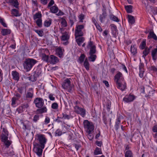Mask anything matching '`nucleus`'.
I'll return each mask as SVG.
<instances>
[{"label":"nucleus","mask_w":157,"mask_h":157,"mask_svg":"<svg viewBox=\"0 0 157 157\" xmlns=\"http://www.w3.org/2000/svg\"><path fill=\"white\" fill-rule=\"evenodd\" d=\"M61 23L62 24V26L63 27H65L67 26V22L64 19L62 18L61 19Z\"/></svg>","instance_id":"obj_44"},{"label":"nucleus","mask_w":157,"mask_h":157,"mask_svg":"<svg viewBox=\"0 0 157 157\" xmlns=\"http://www.w3.org/2000/svg\"><path fill=\"white\" fill-rule=\"evenodd\" d=\"M54 3V2L53 0H51L49 2L48 7H49L52 6L53 5Z\"/></svg>","instance_id":"obj_63"},{"label":"nucleus","mask_w":157,"mask_h":157,"mask_svg":"<svg viewBox=\"0 0 157 157\" xmlns=\"http://www.w3.org/2000/svg\"><path fill=\"white\" fill-rule=\"evenodd\" d=\"M148 96H151L153 95L154 93V90L150 87H148Z\"/></svg>","instance_id":"obj_37"},{"label":"nucleus","mask_w":157,"mask_h":157,"mask_svg":"<svg viewBox=\"0 0 157 157\" xmlns=\"http://www.w3.org/2000/svg\"><path fill=\"white\" fill-rule=\"evenodd\" d=\"M87 47L90 48L89 54H95L96 52V47L93 42L90 41L89 42Z\"/></svg>","instance_id":"obj_10"},{"label":"nucleus","mask_w":157,"mask_h":157,"mask_svg":"<svg viewBox=\"0 0 157 157\" xmlns=\"http://www.w3.org/2000/svg\"><path fill=\"white\" fill-rule=\"evenodd\" d=\"M121 122L120 118L119 117H118L116 122V124L115 126V128L116 130H117L119 127V125Z\"/></svg>","instance_id":"obj_34"},{"label":"nucleus","mask_w":157,"mask_h":157,"mask_svg":"<svg viewBox=\"0 0 157 157\" xmlns=\"http://www.w3.org/2000/svg\"><path fill=\"white\" fill-rule=\"evenodd\" d=\"M148 38L149 39L153 38L155 40H157V37L153 32H151L149 33Z\"/></svg>","instance_id":"obj_20"},{"label":"nucleus","mask_w":157,"mask_h":157,"mask_svg":"<svg viewBox=\"0 0 157 157\" xmlns=\"http://www.w3.org/2000/svg\"><path fill=\"white\" fill-rule=\"evenodd\" d=\"M121 68H122V69L124 70L127 73H128V71L126 68V67L124 65L122 64L121 65Z\"/></svg>","instance_id":"obj_57"},{"label":"nucleus","mask_w":157,"mask_h":157,"mask_svg":"<svg viewBox=\"0 0 157 157\" xmlns=\"http://www.w3.org/2000/svg\"><path fill=\"white\" fill-rule=\"evenodd\" d=\"M33 103L35 104L36 106L38 108H41L44 104L43 99L40 98H35Z\"/></svg>","instance_id":"obj_9"},{"label":"nucleus","mask_w":157,"mask_h":157,"mask_svg":"<svg viewBox=\"0 0 157 157\" xmlns=\"http://www.w3.org/2000/svg\"><path fill=\"white\" fill-rule=\"evenodd\" d=\"M35 31L40 36H42L43 35V32L42 30H35Z\"/></svg>","instance_id":"obj_49"},{"label":"nucleus","mask_w":157,"mask_h":157,"mask_svg":"<svg viewBox=\"0 0 157 157\" xmlns=\"http://www.w3.org/2000/svg\"><path fill=\"white\" fill-rule=\"evenodd\" d=\"M41 17L42 15L40 12L36 13L33 16V18L34 21L37 20V19H41Z\"/></svg>","instance_id":"obj_21"},{"label":"nucleus","mask_w":157,"mask_h":157,"mask_svg":"<svg viewBox=\"0 0 157 157\" xmlns=\"http://www.w3.org/2000/svg\"><path fill=\"white\" fill-rule=\"evenodd\" d=\"M12 75L13 78L15 80L18 81L19 78V75L18 73L16 71H13Z\"/></svg>","instance_id":"obj_19"},{"label":"nucleus","mask_w":157,"mask_h":157,"mask_svg":"<svg viewBox=\"0 0 157 157\" xmlns=\"http://www.w3.org/2000/svg\"><path fill=\"white\" fill-rule=\"evenodd\" d=\"M52 108L54 109H57L58 108V105L56 102L53 103L51 105Z\"/></svg>","instance_id":"obj_42"},{"label":"nucleus","mask_w":157,"mask_h":157,"mask_svg":"<svg viewBox=\"0 0 157 157\" xmlns=\"http://www.w3.org/2000/svg\"><path fill=\"white\" fill-rule=\"evenodd\" d=\"M49 54V51L47 49H43L40 56L43 60L48 62L49 58L48 56Z\"/></svg>","instance_id":"obj_5"},{"label":"nucleus","mask_w":157,"mask_h":157,"mask_svg":"<svg viewBox=\"0 0 157 157\" xmlns=\"http://www.w3.org/2000/svg\"><path fill=\"white\" fill-rule=\"evenodd\" d=\"M111 28L112 29L114 30L115 31H116L117 30V26L114 24H111L110 25Z\"/></svg>","instance_id":"obj_62"},{"label":"nucleus","mask_w":157,"mask_h":157,"mask_svg":"<svg viewBox=\"0 0 157 157\" xmlns=\"http://www.w3.org/2000/svg\"><path fill=\"white\" fill-rule=\"evenodd\" d=\"M6 2L9 3L10 5L13 6L15 8H17L18 7L19 3L17 0H6Z\"/></svg>","instance_id":"obj_15"},{"label":"nucleus","mask_w":157,"mask_h":157,"mask_svg":"<svg viewBox=\"0 0 157 157\" xmlns=\"http://www.w3.org/2000/svg\"><path fill=\"white\" fill-rule=\"evenodd\" d=\"M106 15V13L105 12H103L100 15L99 19L101 23L104 22Z\"/></svg>","instance_id":"obj_18"},{"label":"nucleus","mask_w":157,"mask_h":157,"mask_svg":"<svg viewBox=\"0 0 157 157\" xmlns=\"http://www.w3.org/2000/svg\"><path fill=\"white\" fill-rule=\"evenodd\" d=\"M11 12L12 15L13 16L17 17L20 16L18 10L16 9H13L11 10Z\"/></svg>","instance_id":"obj_23"},{"label":"nucleus","mask_w":157,"mask_h":157,"mask_svg":"<svg viewBox=\"0 0 157 157\" xmlns=\"http://www.w3.org/2000/svg\"><path fill=\"white\" fill-rule=\"evenodd\" d=\"M3 143H4L6 147H8L11 144V141L8 140H7L5 141Z\"/></svg>","instance_id":"obj_47"},{"label":"nucleus","mask_w":157,"mask_h":157,"mask_svg":"<svg viewBox=\"0 0 157 157\" xmlns=\"http://www.w3.org/2000/svg\"><path fill=\"white\" fill-rule=\"evenodd\" d=\"M17 99L15 97H13L12 99V105L13 106L15 104V101Z\"/></svg>","instance_id":"obj_60"},{"label":"nucleus","mask_w":157,"mask_h":157,"mask_svg":"<svg viewBox=\"0 0 157 157\" xmlns=\"http://www.w3.org/2000/svg\"><path fill=\"white\" fill-rule=\"evenodd\" d=\"M34 21L38 27H41L42 25V19H37V20H35Z\"/></svg>","instance_id":"obj_38"},{"label":"nucleus","mask_w":157,"mask_h":157,"mask_svg":"<svg viewBox=\"0 0 157 157\" xmlns=\"http://www.w3.org/2000/svg\"><path fill=\"white\" fill-rule=\"evenodd\" d=\"M110 18L113 21L117 22H118L119 21L118 18L117 17L113 15H112L110 16Z\"/></svg>","instance_id":"obj_43"},{"label":"nucleus","mask_w":157,"mask_h":157,"mask_svg":"<svg viewBox=\"0 0 157 157\" xmlns=\"http://www.w3.org/2000/svg\"><path fill=\"white\" fill-rule=\"evenodd\" d=\"M75 38L76 39V42L79 46H80L84 40V39L83 37L78 38V37H75Z\"/></svg>","instance_id":"obj_28"},{"label":"nucleus","mask_w":157,"mask_h":157,"mask_svg":"<svg viewBox=\"0 0 157 157\" xmlns=\"http://www.w3.org/2000/svg\"><path fill=\"white\" fill-rule=\"evenodd\" d=\"M114 80L116 84L124 81L122 74L120 72H118L114 76Z\"/></svg>","instance_id":"obj_7"},{"label":"nucleus","mask_w":157,"mask_h":157,"mask_svg":"<svg viewBox=\"0 0 157 157\" xmlns=\"http://www.w3.org/2000/svg\"><path fill=\"white\" fill-rule=\"evenodd\" d=\"M36 136L37 139L40 143V147L42 149H44L47 142V139L46 138L45 135L43 134H38Z\"/></svg>","instance_id":"obj_3"},{"label":"nucleus","mask_w":157,"mask_h":157,"mask_svg":"<svg viewBox=\"0 0 157 157\" xmlns=\"http://www.w3.org/2000/svg\"><path fill=\"white\" fill-rule=\"evenodd\" d=\"M36 61L32 59H28L25 61L24 67L27 71L31 70L32 67L36 63Z\"/></svg>","instance_id":"obj_1"},{"label":"nucleus","mask_w":157,"mask_h":157,"mask_svg":"<svg viewBox=\"0 0 157 157\" xmlns=\"http://www.w3.org/2000/svg\"><path fill=\"white\" fill-rule=\"evenodd\" d=\"M90 56L89 57V60L92 62H94L95 61L97 56L95 54H89Z\"/></svg>","instance_id":"obj_30"},{"label":"nucleus","mask_w":157,"mask_h":157,"mask_svg":"<svg viewBox=\"0 0 157 157\" xmlns=\"http://www.w3.org/2000/svg\"><path fill=\"white\" fill-rule=\"evenodd\" d=\"M52 23V20L51 19H48L46 20L44 23V25L46 27H49Z\"/></svg>","instance_id":"obj_33"},{"label":"nucleus","mask_w":157,"mask_h":157,"mask_svg":"<svg viewBox=\"0 0 157 157\" xmlns=\"http://www.w3.org/2000/svg\"><path fill=\"white\" fill-rule=\"evenodd\" d=\"M84 128L86 131L90 134L93 131L94 126L92 123L90 122L87 120H85L83 122Z\"/></svg>","instance_id":"obj_2"},{"label":"nucleus","mask_w":157,"mask_h":157,"mask_svg":"<svg viewBox=\"0 0 157 157\" xmlns=\"http://www.w3.org/2000/svg\"><path fill=\"white\" fill-rule=\"evenodd\" d=\"M2 136V142H4L5 141L8 140V136L6 135H4L2 134V135L1 136Z\"/></svg>","instance_id":"obj_41"},{"label":"nucleus","mask_w":157,"mask_h":157,"mask_svg":"<svg viewBox=\"0 0 157 157\" xmlns=\"http://www.w3.org/2000/svg\"><path fill=\"white\" fill-rule=\"evenodd\" d=\"M150 49L149 48H146L144 51L143 53L145 56H146L149 52Z\"/></svg>","instance_id":"obj_50"},{"label":"nucleus","mask_w":157,"mask_h":157,"mask_svg":"<svg viewBox=\"0 0 157 157\" xmlns=\"http://www.w3.org/2000/svg\"><path fill=\"white\" fill-rule=\"evenodd\" d=\"M84 15L83 14H80L78 17L79 21L81 22H83V20L84 18Z\"/></svg>","instance_id":"obj_48"},{"label":"nucleus","mask_w":157,"mask_h":157,"mask_svg":"<svg viewBox=\"0 0 157 157\" xmlns=\"http://www.w3.org/2000/svg\"><path fill=\"white\" fill-rule=\"evenodd\" d=\"M1 32L2 34L3 35L5 36L10 34L11 33V31L9 29H2Z\"/></svg>","instance_id":"obj_25"},{"label":"nucleus","mask_w":157,"mask_h":157,"mask_svg":"<svg viewBox=\"0 0 157 157\" xmlns=\"http://www.w3.org/2000/svg\"><path fill=\"white\" fill-rule=\"evenodd\" d=\"M144 64L142 63H140L139 67V71L144 70Z\"/></svg>","instance_id":"obj_56"},{"label":"nucleus","mask_w":157,"mask_h":157,"mask_svg":"<svg viewBox=\"0 0 157 157\" xmlns=\"http://www.w3.org/2000/svg\"><path fill=\"white\" fill-rule=\"evenodd\" d=\"M146 40H144L141 43L140 45V48L143 49H144L145 48V47L146 46Z\"/></svg>","instance_id":"obj_46"},{"label":"nucleus","mask_w":157,"mask_h":157,"mask_svg":"<svg viewBox=\"0 0 157 157\" xmlns=\"http://www.w3.org/2000/svg\"><path fill=\"white\" fill-rule=\"evenodd\" d=\"M131 52L133 55L137 53L136 46V45H132L131 47Z\"/></svg>","instance_id":"obj_24"},{"label":"nucleus","mask_w":157,"mask_h":157,"mask_svg":"<svg viewBox=\"0 0 157 157\" xmlns=\"http://www.w3.org/2000/svg\"><path fill=\"white\" fill-rule=\"evenodd\" d=\"M47 109L46 107H43L42 108L37 110V111L40 113H46L47 112Z\"/></svg>","instance_id":"obj_39"},{"label":"nucleus","mask_w":157,"mask_h":157,"mask_svg":"<svg viewBox=\"0 0 157 157\" xmlns=\"http://www.w3.org/2000/svg\"><path fill=\"white\" fill-rule=\"evenodd\" d=\"M144 70L139 71V76L141 78L144 77Z\"/></svg>","instance_id":"obj_53"},{"label":"nucleus","mask_w":157,"mask_h":157,"mask_svg":"<svg viewBox=\"0 0 157 157\" xmlns=\"http://www.w3.org/2000/svg\"><path fill=\"white\" fill-rule=\"evenodd\" d=\"M71 80L70 78H66L64 80L62 84V86L63 89L67 90L71 89Z\"/></svg>","instance_id":"obj_6"},{"label":"nucleus","mask_w":157,"mask_h":157,"mask_svg":"<svg viewBox=\"0 0 157 157\" xmlns=\"http://www.w3.org/2000/svg\"><path fill=\"white\" fill-rule=\"evenodd\" d=\"M50 9L51 12L53 13H56L59 10L58 8L56 6H54L51 7Z\"/></svg>","instance_id":"obj_26"},{"label":"nucleus","mask_w":157,"mask_h":157,"mask_svg":"<svg viewBox=\"0 0 157 157\" xmlns=\"http://www.w3.org/2000/svg\"><path fill=\"white\" fill-rule=\"evenodd\" d=\"M48 98L51 101H54L55 99V98L53 96V95L51 94H49Z\"/></svg>","instance_id":"obj_54"},{"label":"nucleus","mask_w":157,"mask_h":157,"mask_svg":"<svg viewBox=\"0 0 157 157\" xmlns=\"http://www.w3.org/2000/svg\"><path fill=\"white\" fill-rule=\"evenodd\" d=\"M62 116L60 117L61 119H69L71 117V116L69 115H67L66 114L63 113L62 114Z\"/></svg>","instance_id":"obj_36"},{"label":"nucleus","mask_w":157,"mask_h":157,"mask_svg":"<svg viewBox=\"0 0 157 157\" xmlns=\"http://www.w3.org/2000/svg\"><path fill=\"white\" fill-rule=\"evenodd\" d=\"M75 111L78 114H80L82 117H84L86 114L85 111L82 108L79 107L78 106L75 107Z\"/></svg>","instance_id":"obj_12"},{"label":"nucleus","mask_w":157,"mask_h":157,"mask_svg":"<svg viewBox=\"0 0 157 157\" xmlns=\"http://www.w3.org/2000/svg\"><path fill=\"white\" fill-rule=\"evenodd\" d=\"M84 66L87 70H89L90 64L87 58L86 59L84 62Z\"/></svg>","instance_id":"obj_31"},{"label":"nucleus","mask_w":157,"mask_h":157,"mask_svg":"<svg viewBox=\"0 0 157 157\" xmlns=\"http://www.w3.org/2000/svg\"><path fill=\"white\" fill-rule=\"evenodd\" d=\"M135 98V96L132 94H130L128 95H126L123 98V101L126 103L131 102L133 101Z\"/></svg>","instance_id":"obj_11"},{"label":"nucleus","mask_w":157,"mask_h":157,"mask_svg":"<svg viewBox=\"0 0 157 157\" xmlns=\"http://www.w3.org/2000/svg\"><path fill=\"white\" fill-rule=\"evenodd\" d=\"M128 21L130 24H134L135 22V19L133 16L131 15H128Z\"/></svg>","instance_id":"obj_27"},{"label":"nucleus","mask_w":157,"mask_h":157,"mask_svg":"<svg viewBox=\"0 0 157 157\" xmlns=\"http://www.w3.org/2000/svg\"><path fill=\"white\" fill-rule=\"evenodd\" d=\"M84 27L83 25H77L75 28V36L76 38L82 36L83 35L82 30Z\"/></svg>","instance_id":"obj_4"},{"label":"nucleus","mask_w":157,"mask_h":157,"mask_svg":"<svg viewBox=\"0 0 157 157\" xmlns=\"http://www.w3.org/2000/svg\"><path fill=\"white\" fill-rule=\"evenodd\" d=\"M102 154L101 149L98 147L95 149L94 152V154L95 155L101 154Z\"/></svg>","instance_id":"obj_32"},{"label":"nucleus","mask_w":157,"mask_h":157,"mask_svg":"<svg viewBox=\"0 0 157 157\" xmlns=\"http://www.w3.org/2000/svg\"><path fill=\"white\" fill-rule=\"evenodd\" d=\"M125 9L128 13H131L132 12V6L131 5L125 6Z\"/></svg>","instance_id":"obj_29"},{"label":"nucleus","mask_w":157,"mask_h":157,"mask_svg":"<svg viewBox=\"0 0 157 157\" xmlns=\"http://www.w3.org/2000/svg\"><path fill=\"white\" fill-rule=\"evenodd\" d=\"M96 144L98 146L100 147L102 145V142L101 141H97L96 142Z\"/></svg>","instance_id":"obj_64"},{"label":"nucleus","mask_w":157,"mask_h":157,"mask_svg":"<svg viewBox=\"0 0 157 157\" xmlns=\"http://www.w3.org/2000/svg\"><path fill=\"white\" fill-rule=\"evenodd\" d=\"M33 91L32 89L30 90L29 92H28L26 94V98H31L33 97Z\"/></svg>","instance_id":"obj_22"},{"label":"nucleus","mask_w":157,"mask_h":157,"mask_svg":"<svg viewBox=\"0 0 157 157\" xmlns=\"http://www.w3.org/2000/svg\"><path fill=\"white\" fill-rule=\"evenodd\" d=\"M85 56L84 54H81L79 58V60L80 63H82L84 59Z\"/></svg>","instance_id":"obj_45"},{"label":"nucleus","mask_w":157,"mask_h":157,"mask_svg":"<svg viewBox=\"0 0 157 157\" xmlns=\"http://www.w3.org/2000/svg\"><path fill=\"white\" fill-rule=\"evenodd\" d=\"M49 0H40L41 3L43 5L46 4Z\"/></svg>","instance_id":"obj_61"},{"label":"nucleus","mask_w":157,"mask_h":157,"mask_svg":"<svg viewBox=\"0 0 157 157\" xmlns=\"http://www.w3.org/2000/svg\"><path fill=\"white\" fill-rule=\"evenodd\" d=\"M43 149L39 147H34V150L39 157H41L42 155Z\"/></svg>","instance_id":"obj_16"},{"label":"nucleus","mask_w":157,"mask_h":157,"mask_svg":"<svg viewBox=\"0 0 157 157\" xmlns=\"http://www.w3.org/2000/svg\"><path fill=\"white\" fill-rule=\"evenodd\" d=\"M117 88L122 91L124 90L126 88V83L124 81L116 84Z\"/></svg>","instance_id":"obj_14"},{"label":"nucleus","mask_w":157,"mask_h":157,"mask_svg":"<svg viewBox=\"0 0 157 157\" xmlns=\"http://www.w3.org/2000/svg\"><path fill=\"white\" fill-rule=\"evenodd\" d=\"M69 36L68 33L65 32L62 33V35L60 37L62 43L64 45H67L68 44V40L69 39Z\"/></svg>","instance_id":"obj_8"},{"label":"nucleus","mask_w":157,"mask_h":157,"mask_svg":"<svg viewBox=\"0 0 157 157\" xmlns=\"http://www.w3.org/2000/svg\"><path fill=\"white\" fill-rule=\"evenodd\" d=\"M59 62L58 58L54 55H51L50 56L48 62L52 64H54Z\"/></svg>","instance_id":"obj_13"},{"label":"nucleus","mask_w":157,"mask_h":157,"mask_svg":"<svg viewBox=\"0 0 157 157\" xmlns=\"http://www.w3.org/2000/svg\"><path fill=\"white\" fill-rule=\"evenodd\" d=\"M39 119V116L35 115L34 116L33 118V121L34 122H36Z\"/></svg>","instance_id":"obj_55"},{"label":"nucleus","mask_w":157,"mask_h":157,"mask_svg":"<svg viewBox=\"0 0 157 157\" xmlns=\"http://www.w3.org/2000/svg\"><path fill=\"white\" fill-rule=\"evenodd\" d=\"M63 52L64 50L59 47L57 48L56 49V53L60 57H62Z\"/></svg>","instance_id":"obj_17"},{"label":"nucleus","mask_w":157,"mask_h":157,"mask_svg":"<svg viewBox=\"0 0 157 157\" xmlns=\"http://www.w3.org/2000/svg\"><path fill=\"white\" fill-rule=\"evenodd\" d=\"M0 22L2 25L4 27H6V24L5 23L4 20L2 19H0Z\"/></svg>","instance_id":"obj_58"},{"label":"nucleus","mask_w":157,"mask_h":157,"mask_svg":"<svg viewBox=\"0 0 157 157\" xmlns=\"http://www.w3.org/2000/svg\"><path fill=\"white\" fill-rule=\"evenodd\" d=\"M125 157H133L131 151L130 150L127 151L125 154Z\"/></svg>","instance_id":"obj_40"},{"label":"nucleus","mask_w":157,"mask_h":157,"mask_svg":"<svg viewBox=\"0 0 157 157\" xmlns=\"http://www.w3.org/2000/svg\"><path fill=\"white\" fill-rule=\"evenodd\" d=\"M152 130L154 132H157L153 135V136L155 138H157V124L152 127Z\"/></svg>","instance_id":"obj_35"},{"label":"nucleus","mask_w":157,"mask_h":157,"mask_svg":"<svg viewBox=\"0 0 157 157\" xmlns=\"http://www.w3.org/2000/svg\"><path fill=\"white\" fill-rule=\"evenodd\" d=\"M95 26L96 27L97 29L100 31L101 32L102 31V28H101L100 26L98 24H97Z\"/></svg>","instance_id":"obj_59"},{"label":"nucleus","mask_w":157,"mask_h":157,"mask_svg":"<svg viewBox=\"0 0 157 157\" xmlns=\"http://www.w3.org/2000/svg\"><path fill=\"white\" fill-rule=\"evenodd\" d=\"M50 122V118L48 117H46L44 121V124H48Z\"/></svg>","instance_id":"obj_51"},{"label":"nucleus","mask_w":157,"mask_h":157,"mask_svg":"<svg viewBox=\"0 0 157 157\" xmlns=\"http://www.w3.org/2000/svg\"><path fill=\"white\" fill-rule=\"evenodd\" d=\"M150 68L151 71L153 72L157 71V67H155V66H151L150 67Z\"/></svg>","instance_id":"obj_52"}]
</instances>
